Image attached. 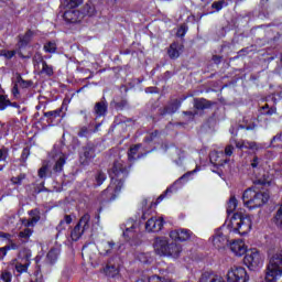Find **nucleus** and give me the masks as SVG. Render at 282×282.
Listing matches in <instances>:
<instances>
[{
	"instance_id": "obj_7",
	"label": "nucleus",
	"mask_w": 282,
	"mask_h": 282,
	"mask_svg": "<svg viewBox=\"0 0 282 282\" xmlns=\"http://www.w3.org/2000/svg\"><path fill=\"white\" fill-rule=\"evenodd\" d=\"M245 254L243 263L250 270H254L263 263V258H261V253L257 249L247 250Z\"/></svg>"
},
{
	"instance_id": "obj_1",
	"label": "nucleus",
	"mask_w": 282,
	"mask_h": 282,
	"mask_svg": "<svg viewBox=\"0 0 282 282\" xmlns=\"http://www.w3.org/2000/svg\"><path fill=\"white\" fill-rule=\"evenodd\" d=\"M109 175L111 183L101 193V199L104 202H113V199L120 195L122 186H124V180H127L129 172L127 171V166H124L122 160L113 162L112 167L109 170Z\"/></svg>"
},
{
	"instance_id": "obj_64",
	"label": "nucleus",
	"mask_w": 282,
	"mask_h": 282,
	"mask_svg": "<svg viewBox=\"0 0 282 282\" xmlns=\"http://www.w3.org/2000/svg\"><path fill=\"white\" fill-rule=\"evenodd\" d=\"M247 131H252V129H257V124L252 123V124H249L247 126Z\"/></svg>"
},
{
	"instance_id": "obj_59",
	"label": "nucleus",
	"mask_w": 282,
	"mask_h": 282,
	"mask_svg": "<svg viewBox=\"0 0 282 282\" xmlns=\"http://www.w3.org/2000/svg\"><path fill=\"white\" fill-rule=\"evenodd\" d=\"M7 250H19V245L11 242L10 246L7 247Z\"/></svg>"
},
{
	"instance_id": "obj_46",
	"label": "nucleus",
	"mask_w": 282,
	"mask_h": 282,
	"mask_svg": "<svg viewBox=\"0 0 282 282\" xmlns=\"http://www.w3.org/2000/svg\"><path fill=\"white\" fill-rule=\"evenodd\" d=\"M28 265H29V263L23 264L21 262H18L15 264V270H17V272H20V273L28 272Z\"/></svg>"
},
{
	"instance_id": "obj_57",
	"label": "nucleus",
	"mask_w": 282,
	"mask_h": 282,
	"mask_svg": "<svg viewBox=\"0 0 282 282\" xmlns=\"http://www.w3.org/2000/svg\"><path fill=\"white\" fill-rule=\"evenodd\" d=\"M8 254V247L0 248V259H3Z\"/></svg>"
},
{
	"instance_id": "obj_60",
	"label": "nucleus",
	"mask_w": 282,
	"mask_h": 282,
	"mask_svg": "<svg viewBox=\"0 0 282 282\" xmlns=\"http://www.w3.org/2000/svg\"><path fill=\"white\" fill-rule=\"evenodd\" d=\"M29 155H30V150L26 148L22 151L21 158L22 160H25L26 158H29Z\"/></svg>"
},
{
	"instance_id": "obj_5",
	"label": "nucleus",
	"mask_w": 282,
	"mask_h": 282,
	"mask_svg": "<svg viewBox=\"0 0 282 282\" xmlns=\"http://www.w3.org/2000/svg\"><path fill=\"white\" fill-rule=\"evenodd\" d=\"M282 276V249L273 252L269 257L267 267L265 281L276 282V279Z\"/></svg>"
},
{
	"instance_id": "obj_3",
	"label": "nucleus",
	"mask_w": 282,
	"mask_h": 282,
	"mask_svg": "<svg viewBox=\"0 0 282 282\" xmlns=\"http://www.w3.org/2000/svg\"><path fill=\"white\" fill-rule=\"evenodd\" d=\"M153 247L154 252L160 254V257H172V259H178L180 254H182V245H177L176 242L169 243L166 238H155Z\"/></svg>"
},
{
	"instance_id": "obj_38",
	"label": "nucleus",
	"mask_w": 282,
	"mask_h": 282,
	"mask_svg": "<svg viewBox=\"0 0 282 282\" xmlns=\"http://www.w3.org/2000/svg\"><path fill=\"white\" fill-rule=\"evenodd\" d=\"M7 107H10V101L4 95H0V111H3Z\"/></svg>"
},
{
	"instance_id": "obj_49",
	"label": "nucleus",
	"mask_w": 282,
	"mask_h": 282,
	"mask_svg": "<svg viewBox=\"0 0 282 282\" xmlns=\"http://www.w3.org/2000/svg\"><path fill=\"white\" fill-rule=\"evenodd\" d=\"M88 134H89L88 127H82L77 133L78 138H87Z\"/></svg>"
},
{
	"instance_id": "obj_22",
	"label": "nucleus",
	"mask_w": 282,
	"mask_h": 282,
	"mask_svg": "<svg viewBox=\"0 0 282 282\" xmlns=\"http://www.w3.org/2000/svg\"><path fill=\"white\" fill-rule=\"evenodd\" d=\"M59 256H61V249L52 248L46 256L47 263H50L51 265H54V263L58 261Z\"/></svg>"
},
{
	"instance_id": "obj_58",
	"label": "nucleus",
	"mask_w": 282,
	"mask_h": 282,
	"mask_svg": "<svg viewBox=\"0 0 282 282\" xmlns=\"http://www.w3.org/2000/svg\"><path fill=\"white\" fill-rule=\"evenodd\" d=\"M237 149H246V141H235Z\"/></svg>"
},
{
	"instance_id": "obj_48",
	"label": "nucleus",
	"mask_w": 282,
	"mask_h": 282,
	"mask_svg": "<svg viewBox=\"0 0 282 282\" xmlns=\"http://www.w3.org/2000/svg\"><path fill=\"white\" fill-rule=\"evenodd\" d=\"M17 55V51H1V56H4V58H13Z\"/></svg>"
},
{
	"instance_id": "obj_14",
	"label": "nucleus",
	"mask_w": 282,
	"mask_h": 282,
	"mask_svg": "<svg viewBox=\"0 0 282 282\" xmlns=\"http://www.w3.org/2000/svg\"><path fill=\"white\" fill-rule=\"evenodd\" d=\"M182 107V101L180 99H173L164 108L159 109L160 116H166L169 113L177 112V109Z\"/></svg>"
},
{
	"instance_id": "obj_29",
	"label": "nucleus",
	"mask_w": 282,
	"mask_h": 282,
	"mask_svg": "<svg viewBox=\"0 0 282 282\" xmlns=\"http://www.w3.org/2000/svg\"><path fill=\"white\" fill-rule=\"evenodd\" d=\"M40 74H45L46 76H54V67H52V65H48L47 62H43Z\"/></svg>"
},
{
	"instance_id": "obj_18",
	"label": "nucleus",
	"mask_w": 282,
	"mask_h": 282,
	"mask_svg": "<svg viewBox=\"0 0 282 282\" xmlns=\"http://www.w3.org/2000/svg\"><path fill=\"white\" fill-rule=\"evenodd\" d=\"M215 102L206 99V98H194V109L196 111H204L206 109H210Z\"/></svg>"
},
{
	"instance_id": "obj_61",
	"label": "nucleus",
	"mask_w": 282,
	"mask_h": 282,
	"mask_svg": "<svg viewBox=\"0 0 282 282\" xmlns=\"http://www.w3.org/2000/svg\"><path fill=\"white\" fill-rule=\"evenodd\" d=\"M213 62H214L216 65H219V63H221V56H219V55H214V56H213Z\"/></svg>"
},
{
	"instance_id": "obj_24",
	"label": "nucleus",
	"mask_w": 282,
	"mask_h": 282,
	"mask_svg": "<svg viewBox=\"0 0 282 282\" xmlns=\"http://www.w3.org/2000/svg\"><path fill=\"white\" fill-rule=\"evenodd\" d=\"M30 219L28 221V226H34L35 224H39L41 221V210L39 209H32L29 212Z\"/></svg>"
},
{
	"instance_id": "obj_62",
	"label": "nucleus",
	"mask_w": 282,
	"mask_h": 282,
	"mask_svg": "<svg viewBox=\"0 0 282 282\" xmlns=\"http://www.w3.org/2000/svg\"><path fill=\"white\" fill-rule=\"evenodd\" d=\"M11 235L0 231V239H10Z\"/></svg>"
},
{
	"instance_id": "obj_37",
	"label": "nucleus",
	"mask_w": 282,
	"mask_h": 282,
	"mask_svg": "<svg viewBox=\"0 0 282 282\" xmlns=\"http://www.w3.org/2000/svg\"><path fill=\"white\" fill-rule=\"evenodd\" d=\"M44 50L45 52H47L48 54H54V52H56V43L54 42H47L44 45Z\"/></svg>"
},
{
	"instance_id": "obj_23",
	"label": "nucleus",
	"mask_w": 282,
	"mask_h": 282,
	"mask_svg": "<svg viewBox=\"0 0 282 282\" xmlns=\"http://www.w3.org/2000/svg\"><path fill=\"white\" fill-rule=\"evenodd\" d=\"M182 47L183 46H180L177 42L172 43L167 50V54L170 58L172 59L180 58V51L182 50Z\"/></svg>"
},
{
	"instance_id": "obj_50",
	"label": "nucleus",
	"mask_w": 282,
	"mask_h": 282,
	"mask_svg": "<svg viewBox=\"0 0 282 282\" xmlns=\"http://www.w3.org/2000/svg\"><path fill=\"white\" fill-rule=\"evenodd\" d=\"M198 111H183V116L187 117V120H195V117L197 116Z\"/></svg>"
},
{
	"instance_id": "obj_35",
	"label": "nucleus",
	"mask_w": 282,
	"mask_h": 282,
	"mask_svg": "<svg viewBox=\"0 0 282 282\" xmlns=\"http://www.w3.org/2000/svg\"><path fill=\"white\" fill-rule=\"evenodd\" d=\"M105 180H107V174H105L104 172H98L95 175V182L97 183V186H102Z\"/></svg>"
},
{
	"instance_id": "obj_30",
	"label": "nucleus",
	"mask_w": 282,
	"mask_h": 282,
	"mask_svg": "<svg viewBox=\"0 0 282 282\" xmlns=\"http://www.w3.org/2000/svg\"><path fill=\"white\" fill-rule=\"evenodd\" d=\"M237 210V198L231 196L228 204H227V214L230 215Z\"/></svg>"
},
{
	"instance_id": "obj_56",
	"label": "nucleus",
	"mask_w": 282,
	"mask_h": 282,
	"mask_svg": "<svg viewBox=\"0 0 282 282\" xmlns=\"http://www.w3.org/2000/svg\"><path fill=\"white\" fill-rule=\"evenodd\" d=\"M276 113L275 108H269L268 110H264V116H274Z\"/></svg>"
},
{
	"instance_id": "obj_40",
	"label": "nucleus",
	"mask_w": 282,
	"mask_h": 282,
	"mask_svg": "<svg viewBox=\"0 0 282 282\" xmlns=\"http://www.w3.org/2000/svg\"><path fill=\"white\" fill-rule=\"evenodd\" d=\"M186 32H188V28L186 24H182L176 32V36L184 39V36H186Z\"/></svg>"
},
{
	"instance_id": "obj_34",
	"label": "nucleus",
	"mask_w": 282,
	"mask_h": 282,
	"mask_svg": "<svg viewBox=\"0 0 282 282\" xmlns=\"http://www.w3.org/2000/svg\"><path fill=\"white\" fill-rule=\"evenodd\" d=\"M32 229L25 228L24 230L19 232L20 239H24V241H29L30 238L32 237Z\"/></svg>"
},
{
	"instance_id": "obj_6",
	"label": "nucleus",
	"mask_w": 282,
	"mask_h": 282,
	"mask_svg": "<svg viewBox=\"0 0 282 282\" xmlns=\"http://www.w3.org/2000/svg\"><path fill=\"white\" fill-rule=\"evenodd\" d=\"M66 158L65 154H59L52 166V161H43L42 166L37 171L40 180L45 177H55L58 173H63V166H65Z\"/></svg>"
},
{
	"instance_id": "obj_12",
	"label": "nucleus",
	"mask_w": 282,
	"mask_h": 282,
	"mask_svg": "<svg viewBox=\"0 0 282 282\" xmlns=\"http://www.w3.org/2000/svg\"><path fill=\"white\" fill-rule=\"evenodd\" d=\"M193 232L188 229H175L170 232L171 239L174 241H188Z\"/></svg>"
},
{
	"instance_id": "obj_31",
	"label": "nucleus",
	"mask_w": 282,
	"mask_h": 282,
	"mask_svg": "<svg viewBox=\"0 0 282 282\" xmlns=\"http://www.w3.org/2000/svg\"><path fill=\"white\" fill-rule=\"evenodd\" d=\"M44 117H45V118H48V120H50L51 122H53L54 119L61 117V110H53V111L44 112Z\"/></svg>"
},
{
	"instance_id": "obj_15",
	"label": "nucleus",
	"mask_w": 282,
	"mask_h": 282,
	"mask_svg": "<svg viewBox=\"0 0 282 282\" xmlns=\"http://www.w3.org/2000/svg\"><path fill=\"white\" fill-rule=\"evenodd\" d=\"M93 158H96V148L94 144L88 143L83 148V155L80 156L82 164H88Z\"/></svg>"
},
{
	"instance_id": "obj_17",
	"label": "nucleus",
	"mask_w": 282,
	"mask_h": 282,
	"mask_svg": "<svg viewBox=\"0 0 282 282\" xmlns=\"http://www.w3.org/2000/svg\"><path fill=\"white\" fill-rule=\"evenodd\" d=\"M230 250L236 254V257H243L246 252H248V248H246V242L242 240H235L230 243Z\"/></svg>"
},
{
	"instance_id": "obj_33",
	"label": "nucleus",
	"mask_w": 282,
	"mask_h": 282,
	"mask_svg": "<svg viewBox=\"0 0 282 282\" xmlns=\"http://www.w3.org/2000/svg\"><path fill=\"white\" fill-rule=\"evenodd\" d=\"M138 151H140V144L131 147L128 151L129 160H135V155H138Z\"/></svg>"
},
{
	"instance_id": "obj_45",
	"label": "nucleus",
	"mask_w": 282,
	"mask_h": 282,
	"mask_svg": "<svg viewBox=\"0 0 282 282\" xmlns=\"http://www.w3.org/2000/svg\"><path fill=\"white\" fill-rule=\"evenodd\" d=\"M23 180H25V174H20L11 178L12 184L21 185Z\"/></svg>"
},
{
	"instance_id": "obj_54",
	"label": "nucleus",
	"mask_w": 282,
	"mask_h": 282,
	"mask_svg": "<svg viewBox=\"0 0 282 282\" xmlns=\"http://www.w3.org/2000/svg\"><path fill=\"white\" fill-rule=\"evenodd\" d=\"M12 95L14 96V98H19L20 94H19V84L15 82L13 88H12Z\"/></svg>"
},
{
	"instance_id": "obj_43",
	"label": "nucleus",
	"mask_w": 282,
	"mask_h": 282,
	"mask_svg": "<svg viewBox=\"0 0 282 282\" xmlns=\"http://www.w3.org/2000/svg\"><path fill=\"white\" fill-rule=\"evenodd\" d=\"M78 6H83V0H69L67 3V8L70 10H75V8H78Z\"/></svg>"
},
{
	"instance_id": "obj_16",
	"label": "nucleus",
	"mask_w": 282,
	"mask_h": 282,
	"mask_svg": "<svg viewBox=\"0 0 282 282\" xmlns=\"http://www.w3.org/2000/svg\"><path fill=\"white\" fill-rule=\"evenodd\" d=\"M32 36H34V32H32V30H29L24 35L19 36L18 54L22 58H23V53H21V50H23V47H26L30 44V41H32Z\"/></svg>"
},
{
	"instance_id": "obj_13",
	"label": "nucleus",
	"mask_w": 282,
	"mask_h": 282,
	"mask_svg": "<svg viewBox=\"0 0 282 282\" xmlns=\"http://www.w3.org/2000/svg\"><path fill=\"white\" fill-rule=\"evenodd\" d=\"M163 226L164 220L162 218L152 217L145 223V230H148V232H160Z\"/></svg>"
},
{
	"instance_id": "obj_26",
	"label": "nucleus",
	"mask_w": 282,
	"mask_h": 282,
	"mask_svg": "<svg viewBox=\"0 0 282 282\" xmlns=\"http://www.w3.org/2000/svg\"><path fill=\"white\" fill-rule=\"evenodd\" d=\"M91 219V216H89V214H85L84 216H82V218L79 219L77 226L79 228H82L84 231L85 230H89V221Z\"/></svg>"
},
{
	"instance_id": "obj_8",
	"label": "nucleus",
	"mask_w": 282,
	"mask_h": 282,
	"mask_svg": "<svg viewBox=\"0 0 282 282\" xmlns=\"http://www.w3.org/2000/svg\"><path fill=\"white\" fill-rule=\"evenodd\" d=\"M250 276L243 267L234 265L227 272V282H248Z\"/></svg>"
},
{
	"instance_id": "obj_36",
	"label": "nucleus",
	"mask_w": 282,
	"mask_h": 282,
	"mask_svg": "<svg viewBox=\"0 0 282 282\" xmlns=\"http://www.w3.org/2000/svg\"><path fill=\"white\" fill-rule=\"evenodd\" d=\"M137 259L141 262V263H149L150 259H151V253H144V252H140L137 254Z\"/></svg>"
},
{
	"instance_id": "obj_44",
	"label": "nucleus",
	"mask_w": 282,
	"mask_h": 282,
	"mask_svg": "<svg viewBox=\"0 0 282 282\" xmlns=\"http://www.w3.org/2000/svg\"><path fill=\"white\" fill-rule=\"evenodd\" d=\"M245 149H250L251 151H259V145L257 144V142L245 141Z\"/></svg>"
},
{
	"instance_id": "obj_53",
	"label": "nucleus",
	"mask_w": 282,
	"mask_h": 282,
	"mask_svg": "<svg viewBox=\"0 0 282 282\" xmlns=\"http://www.w3.org/2000/svg\"><path fill=\"white\" fill-rule=\"evenodd\" d=\"M234 151H235V147H232V144H228L225 148V155H227V158H230Z\"/></svg>"
},
{
	"instance_id": "obj_9",
	"label": "nucleus",
	"mask_w": 282,
	"mask_h": 282,
	"mask_svg": "<svg viewBox=\"0 0 282 282\" xmlns=\"http://www.w3.org/2000/svg\"><path fill=\"white\" fill-rule=\"evenodd\" d=\"M135 228H138V224L133 219L127 221L123 237H126L130 246H140V239H138V235H135Z\"/></svg>"
},
{
	"instance_id": "obj_19",
	"label": "nucleus",
	"mask_w": 282,
	"mask_h": 282,
	"mask_svg": "<svg viewBox=\"0 0 282 282\" xmlns=\"http://www.w3.org/2000/svg\"><path fill=\"white\" fill-rule=\"evenodd\" d=\"M199 282H226L221 275H217L213 272H204L199 279Z\"/></svg>"
},
{
	"instance_id": "obj_47",
	"label": "nucleus",
	"mask_w": 282,
	"mask_h": 282,
	"mask_svg": "<svg viewBox=\"0 0 282 282\" xmlns=\"http://www.w3.org/2000/svg\"><path fill=\"white\" fill-rule=\"evenodd\" d=\"M159 135H160V131L154 130L148 137H145V142H153V140H155V138H159Z\"/></svg>"
},
{
	"instance_id": "obj_27",
	"label": "nucleus",
	"mask_w": 282,
	"mask_h": 282,
	"mask_svg": "<svg viewBox=\"0 0 282 282\" xmlns=\"http://www.w3.org/2000/svg\"><path fill=\"white\" fill-rule=\"evenodd\" d=\"M85 231L83 230V228L82 227H79V225H76L75 227H74V229L72 230V232H70V238H72V240L73 241H78V239H80V237H83V234H84Z\"/></svg>"
},
{
	"instance_id": "obj_21",
	"label": "nucleus",
	"mask_w": 282,
	"mask_h": 282,
	"mask_svg": "<svg viewBox=\"0 0 282 282\" xmlns=\"http://www.w3.org/2000/svg\"><path fill=\"white\" fill-rule=\"evenodd\" d=\"M107 101H98L95 104L94 111L98 118L107 116Z\"/></svg>"
},
{
	"instance_id": "obj_10",
	"label": "nucleus",
	"mask_w": 282,
	"mask_h": 282,
	"mask_svg": "<svg viewBox=\"0 0 282 282\" xmlns=\"http://www.w3.org/2000/svg\"><path fill=\"white\" fill-rule=\"evenodd\" d=\"M228 228L227 226H223L220 229L215 231L213 236V246L217 248V250H224L228 246V236L224 234V231Z\"/></svg>"
},
{
	"instance_id": "obj_25",
	"label": "nucleus",
	"mask_w": 282,
	"mask_h": 282,
	"mask_svg": "<svg viewBox=\"0 0 282 282\" xmlns=\"http://www.w3.org/2000/svg\"><path fill=\"white\" fill-rule=\"evenodd\" d=\"M116 246V242H113V240L104 242L100 247V254H102L104 257H107V254H111V251L113 250V247Z\"/></svg>"
},
{
	"instance_id": "obj_4",
	"label": "nucleus",
	"mask_w": 282,
	"mask_h": 282,
	"mask_svg": "<svg viewBox=\"0 0 282 282\" xmlns=\"http://www.w3.org/2000/svg\"><path fill=\"white\" fill-rule=\"evenodd\" d=\"M268 199H270L268 193L256 191L254 187L246 189L242 194V202L249 210L261 208V206L268 204Z\"/></svg>"
},
{
	"instance_id": "obj_42",
	"label": "nucleus",
	"mask_w": 282,
	"mask_h": 282,
	"mask_svg": "<svg viewBox=\"0 0 282 282\" xmlns=\"http://www.w3.org/2000/svg\"><path fill=\"white\" fill-rule=\"evenodd\" d=\"M106 272L109 276H116L118 274V267L116 265H108Z\"/></svg>"
},
{
	"instance_id": "obj_51",
	"label": "nucleus",
	"mask_w": 282,
	"mask_h": 282,
	"mask_svg": "<svg viewBox=\"0 0 282 282\" xmlns=\"http://www.w3.org/2000/svg\"><path fill=\"white\" fill-rule=\"evenodd\" d=\"M261 165V159L259 156H253V159L251 160V166L253 169H259V166Z\"/></svg>"
},
{
	"instance_id": "obj_55",
	"label": "nucleus",
	"mask_w": 282,
	"mask_h": 282,
	"mask_svg": "<svg viewBox=\"0 0 282 282\" xmlns=\"http://www.w3.org/2000/svg\"><path fill=\"white\" fill-rule=\"evenodd\" d=\"M64 223H65V224H72V216L65 215V216H64V219L59 221L58 228H61V225H63Z\"/></svg>"
},
{
	"instance_id": "obj_52",
	"label": "nucleus",
	"mask_w": 282,
	"mask_h": 282,
	"mask_svg": "<svg viewBox=\"0 0 282 282\" xmlns=\"http://www.w3.org/2000/svg\"><path fill=\"white\" fill-rule=\"evenodd\" d=\"M6 160H8V149L2 148L0 149V162H6Z\"/></svg>"
},
{
	"instance_id": "obj_28",
	"label": "nucleus",
	"mask_w": 282,
	"mask_h": 282,
	"mask_svg": "<svg viewBox=\"0 0 282 282\" xmlns=\"http://www.w3.org/2000/svg\"><path fill=\"white\" fill-rule=\"evenodd\" d=\"M17 84L19 85V87H21V89H30V87L32 85H34V83L32 80L23 79V77H21V75L17 76Z\"/></svg>"
},
{
	"instance_id": "obj_2",
	"label": "nucleus",
	"mask_w": 282,
	"mask_h": 282,
	"mask_svg": "<svg viewBox=\"0 0 282 282\" xmlns=\"http://www.w3.org/2000/svg\"><path fill=\"white\" fill-rule=\"evenodd\" d=\"M229 232H237L238 235H248L252 230V217L236 213L227 224Z\"/></svg>"
},
{
	"instance_id": "obj_63",
	"label": "nucleus",
	"mask_w": 282,
	"mask_h": 282,
	"mask_svg": "<svg viewBox=\"0 0 282 282\" xmlns=\"http://www.w3.org/2000/svg\"><path fill=\"white\" fill-rule=\"evenodd\" d=\"M281 138H282V133L276 134L275 137L272 138L271 142L281 141Z\"/></svg>"
},
{
	"instance_id": "obj_32",
	"label": "nucleus",
	"mask_w": 282,
	"mask_h": 282,
	"mask_svg": "<svg viewBox=\"0 0 282 282\" xmlns=\"http://www.w3.org/2000/svg\"><path fill=\"white\" fill-rule=\"evenodd\" d=\"M226 6H228V2H226L225 0H219L213 2L212 8L213 10H216V12H219L220 10H223V8H226Z\"/></svg>"
},
{
	"instance_id": "obj_39",
	"label": "nucleus",
	"mask_w": 282,
	"mask_h": 282,
	"mask_svg": "<svg viewBox=\"0 0 282 282\" xmlns=\"http://www.w3.org/2000/svg\"><path fill=\"white\" fill-rule=\"evenodd\" d=\"M43 63H45V59H43V55H41L40 53H36L34 56H33V64H34V67H39V65H43Z\"/></svg>"
},
{
	"instance_id": "obj_41",
	"label": "nucleus",
	"mask_w": 282,
	"mask_h": 282,
	"mask_svg": "<svg viewBox=\"0 0 282 282\" xmlns=\"http://www.w3.org/2000/svg\"><path fill=\"white\" fill-rule=\"evenodd\" d=\"M0 281H3V282H12V273L9 272V271H3V272L0 274Z\"/></svg>"
},
{
	"instance_id": "obj_20",
	"label": "nucleus",
	"mask_w": 282,
	"mask_h": 282,
	"mask_svg": "<svg viewBox=\"0 0 282 282\" xmlns=\"http://www.w3.org/2000/svg\"><path fill=\"white\" fill-rule=\"evenodd\" d=\"M82 20L85 19V17H96V7L91 3H86L80 10Z\"/></svg>"
},
{
	"instance_id": "obj_11",
	"label": "nucleus",
	"mask_w": 282,
	"mask_h": 282,
	"mask_svg": "<svg viewBox=\"0 0 282 282\" xmlns=\"http://www.w3.org/2000/svg\"><path fill=\"white\" fill-rule=\"evenodd\" d=\"M63 19L66 23H80L83 15L80 14V10L69 9L63 13Z\"/></svg>"
}]
</instances>
